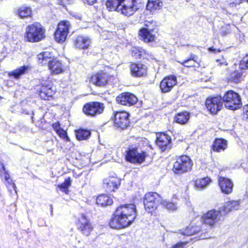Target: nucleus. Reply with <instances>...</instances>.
I'll use <instances>...</instances> for the list:
<instances>
[{
    "label": "nucleus",
    "mask_w": 248,
    "mask_h": 248,
    "mask_svg": "<svg viewBox=\"0 0 248 248\" xmlns=\"http://www.w3.org/2000/svg\"><path fill=\"white\" fill-rule=\"evenodd\" d=\"M137 216L136 206L133 204H126L118 207L109 222L113 229H120L132 224Z\"/></svg>",
    "instance_id": "1"
},
{
    "label": "nucleus",
    "mask_w": 248,
    "mask_h": 248,
    "mask_svg": "<svg viewBox=\"0 0 248 248\" xmlns=\"http://www.w3.org/2000/svg\"><path fill=\"white\" fill-rule=\"evenodd\" d=\"M37 59L39 63L42 65L47 64L52 75L59 74L64 71L62 63L53 57L52 53L48 51L40 53L37 55Z\"/></svg>",
    "instance_id": "2"
},
{
    "label": "nucleus",
    "mask_w": 248,
    "mask_h": 248,
    "mask_svg": "<svg viewBox=\"0 0 248 248\" xmlns=\"http://www.w3.org/2000/svg\"><path fill=\"white\" fill-rule=\"evenodd\" d=\"M45 30L39 23L28 25L26 29L25 39L30 42L34 43L45 38Z\"/></svg>",
    "instance_id": "3"
},
{
    "label": "nucleus",
    "mask_w": 248,
    "mask_h": 248,
    "mask_svg": "<svg viewBox=\"0 0 248 248\" xmlns=\"http://www.w3.org/2000/svg\"><path fill=\"white\" fill-rule=\"evenodd\" d=\"M225 216L221 211V208L219 210H211L204 214L201 218L202 223L210 227H214Z\"/></svg>",
    "instance_id": "4"
},
{
    "label": "nucleus",
    "mask_w": 248,
    "mask_h": 248,
    "mask_svg": "<svg viewBox=\"0 0 248 248\" xmlns=\"http://www.w3.org/2000/svg\"><path fill=\"white\" fill-rule=\"evenodd\" d=\"M162 198L156 192H149L145 194L144 205L145 210L149 213H153L162 202Z\"/></svg>",
    "instance_id": "5"
},
{
    "label": "nucleus",
    "mask_w": 248,
    "mask_h": 248,
    "mask_svg": "<svg viewBox=\"0 0 248 248\" xmlns=\"http://www.w3.org/2000/svg\"><path fill=\"white\" fill-rule=\"evenodd\" d=\"M226 108L235 110L242 106L240 95L236 93L229 91L226 93L223 98Z\"/></svg>",
    "instance_id": "6"
},
{
    "label": "nucleus",
    "mask_w": 248,
    "mask_h": 248,
    "mask_svg": "<svg viewBox=\"0 0 248 248\" xmlns=\"http://www.w3.org/2000/svg\"><path fill=\"white\" fill-rule=\"evenodd\" d=\"M156 26V22L153 20L144 22V27L140 30L139 35L145 42L149 43L155 41V36L152 32Z\"/></svg>",
    "instance_id": "7"
},
{
    "label": "nucleus",
    "mask_w": 248,
    "mask_h": 248,
    "mask_svg": "<svg viewBox=\"0 0 248 248\" xmlns=\"http://www.w3.org/2000/svg\"><path fill=\"white\" fill-rule=\"evenodd\" d=\"M141 0H123L120 12L127 16L133 15L142 6Z\"/></svg>",
    "instance_id": "8"
},
{
    "label": "nucleus",
    "mask_w": 248,
    "mask_h": 248,
    "mask_svg": "<svg viewBox=\"0 0 248 248\" xmlns=\"http://www.w3.org/2000/svg\"><path fill=\"white\" fill-rule=\"evenodd\" d=\"M71 28V24L68 21H62L59 23L54 34L55 40L59 43L65 41Z\"/></svg>",
    "instance_id": "9"
},
{
    "label": "nucleus",
    "mask_w": 248,
    "mask_h": 248,
    "mask_svg": "<svg viewBox=\"0 0 248 248\" xmlns=\"http://www.w3.org/2000/svg\"><path fill=\"white\" fill-rule=\"evenodd\" d=\"M104 109V105L103 103L94 102L84 105L83 111L86 115L93 117L101 114L103 112Z\"/></svg>",
    "instance_id": "10"
},
{
    "label": "nucleus",
    "mask_w": 248,
    "mask_h": 248,
    "mask_svg": "<svg viewBox=\"0 0 248 248\" xmlns=\"http://www.w3.org/2000/svg\"><path fill=\"white\" fill-rule=\"evenodd\" d=\"M193 164L190 157L182 155L177 158L173 164L172 170H190Z\"/></svg>",
    "instance_id": "11"
},
{
    "label": "nucleus",
    "mask_w": 248,
    "mask_h": 248,
    "mask_svg": "<svg viewBox=\"0 0 248 248\" xmlns=\"http://www.w3.org/2000/svg\"><path fill=\"white\" fill-rule=\"evenodd\" d=\"M77 225L80 233L86 236L90 235L93 229L90 220L83 214L80 216Z\"/></svg>",
    "instance_id": "12"
},
{
    "label": "nucleus",
    "mask_w": 248,
    "mask_h": 248,
    "mask_svg": "<svg viewBox=\"0 0 248 248\" xmlns=\"http://www.w3.org/2000/svg\"><path fill=\"white\" fill-rule=\"evenodd\" d=\"M145 156V153L139 152L136 148H132L127 151L125 158L130 162L140 164L144 161Z\"/></svg>",
    "instance_id": "13"
},
{
    "label": "nucleus",
    "mask_w": 248,
    "mask_h": 248,
    "mask_svg": "<svg viewBox=\"0 0 248 248\" xmlns=\"http://www.w3.org/2000/svg\"><path fill=\"white\" fill-rule=\"evenodd\" d=\"M156 143L162 151L169 150L171 147V137L164 133L157 134Z\"/></svg>",
    "instance_id": "14"
},
{
    "label": "nucleus",
    "mask_w": 248,
    "mask_h": 248,
    "mask_svg": "<svg viewBox=\"0 0 248 248\" xmlns=\"http://www.w3.org/2000/svg\"><path fill=\"white\" fill-rule=\"evenodd\" d=\"M110 78L106 73H97L92 75L90 82L97 87H103L107 85Z\"/></svg>",
    "instance_id": "15"
},
{
    "label": "nucleus",
    "mask_w": 248,
    "mask_h": 248,
    "mask_svg": "<svg viewBox=\"0 0 248 248\" xmlns=\"http://www.w3.org/2000/svg\"><path fill=\"white\" fill-rule=\"evenodd\" d=\"M206 107L212 114H216L222 107V97L216 96L208 98L206 101Z\"/></svg>",
    "instance_id": "16"
},
{
    "label": "nucleus",
    "mask_w": 248,
    "mask_h": 248,
    "mask_svg": "<svg viewBox=\"0 0 248 248\" xmlns=\"http://www.w3.org/2000/svg\"><path fill=\"white\" fill-rule=\"evenodd\" d=\"M177 84V78L174 75H170L165 77L160 83V89L162 93L170 92Z\"/></svg>",
    "instance_id": "17"
},
{
    "label": "nucleus",
    "mask_w": 248,
    "mask_h": 248,
    "mask_svg": "<svg viewBox=\"0 0 248 248\" xmlns=\"http://www.w3.org/2000/svg\"><path fill=\"white\" fill-rule=\"evenodd\" d=\"M116 101L122 105L131 106L138 101V98L130 93H124L116 97Z\"/></svg>",
    "instance_id": "18"
},
{
    "label": "nucleus",
    "mask_w": 248,
    "mask_h": 248,
    "mask_svg": "<svg viewBox=\"0 0 248 248\" xmlns=\"http://www.w3.org/2000/svg\"><path fill=\"white\" fill-rule=\"evenodd\" d=\"M120 180L116 177L111 176L103 180V187L107 192L115 191L120 186Z\"/></svg>",
    "instance_id": "19"
},
{
    "label": "nucleus",
    "mask_w": 248,
    "mask_h": 248,
    "mask_svg": "<svg viewBox=\"0 0 248 248\" xmlns=\"http://www.w3.org/2000/svg\"><path fill=\"white\" fill-rule=\"evenodd\" d=\"M128 117L129 114L126 112L122 111L117 112L115 115L114 119L115 125L122 129L126 128L129 124Z\"/></svg>",
    "instance_id": "20"
},
{
    "label": "nucleus",
    "mask_w": 248,
    "mask_h": 248,
    "mask_svg": "<svg viewBox=\"0 0 248 248\" xmlns=\"http://www.w3.org/2000/svg\"><path fill=\"white\" fill-rule=\"evenodd\" d=\"M218 184L222 193L229 194L232 191L233 184L231 179L222 176L218 177Z\"/></svg>",
    "instance_id": "21"
},
{
    "label": "nucleus",
    "mask_w": 248,
    "mask_h": 248,
    "mask_svg": "<svg viewBox=\"0 0 248 248\" xmlns=\"http://www.w3.org/2000/svg\"><path fill=\"white\" fill-rule=\"evenodd\" d=\"M52 88V83L50 81L43 83L40 91L41 98L44 100H48L49 97H51L55 93Z\"/></svg>",
    "instance_id": "22"
},
{
    "label": "nucleus",
    "mask_w": 248,
    "mask_h": 248,
    "mask_svg": "<svg viewBox=\"0 0 248 248\" xmlns=\"http://www.w3.org/2000/svg\"><path fill=\"white\" fill-rule=\"evenodd\" d=\"M240 200L232 201L226 202L221 207V211L225 215L233 210H238L240 208Z\"/></svg>",
    "instance_id": "23"
},
{
    "label": "nucleus",
    "mask_w": 248,
    "mask_h": 248,
    "mask_svg": "<svg viewBox=\"0 0 248 248\" xmlns=\"http://www.w3.org/2000/svg\"><path fill=\"white\" fill-rule=\"evenodd\" d=\"M0 176L1 179L5 181L6 183V185L9 190L10 192L13 194V192H14L15 194H17L16 190V186L15 184L13 182L12 180L11 179L9 174L8 173V171H0Z\"/></svg>",
    "instance_id": "24"
},
{
    "label": "nucleus",
    "mask_w": 248,
    "mask_h": 248,
    "mask_svg": "<svg viewBox=\"0 0 248 248\" xmlns=\"http://www.w3.org/2000/svg\"><path fill=\"white\" fill-rule=\"evenodd\" d=\"M146 66L142 63H132L130 66V70L132 75L140 77L146 73Z\"/></svg>",
    "instance_id": "25"
},
{
    "label": "nucleus",
    "mask_w": 248,
    "mask_h": 248,
    "mask_svg": "<svg viewBox=\"0 0 248 248\" xmlns=\"http://www.w3.org/2000/svg\"><path fill=\"white\" fill-rule=\"evenodd\" d=\"M202 222L201 221L197 222L196 224L194 225H190L187 227L185 230H182L181 233L185 235H192L195 234L201 231V225Z\"/></svg>",
    "instance_id": "26"
},
{
    "label": "nucleus",
    "mask_w": 248,
    "mask_h": 248,
    "mask_svg": "<svg viewBox=\"0 0 248 248\" xmlns=\"http://www.w3.org/2000/svg\"><path fill=\"white\" fill-rule=\"evenodd\" d=\"M91 40L86 36H78L75 40V45L79 49L87 48L90 44Z\"/></svg>",
    "instance_id": "27"
},
{
    "label": "nucleus",
    "mask_w": 248,
    "mask_h": 248,
    "mask_svg": "<svg viewBox=\"0 0 248 248\" xmlns=\"http://www.w3.org/2000/svg\"><path fill=\"white\" fill-rule=\"evenodd\" d=\"M16 14L21 18H28L31 17L32 10L30 7L23 5L16 10Z\"/></svg>",
    "instance_id": "28"
},
{
    "label": "nucleus",
    "mask_w": 248,
    "mask_h": 248,
    "mask_svg": "<svg viewBox=\"0 0 248 248\" xmlns=\"http://www.w3.org/2000/svg\"><path fill=\"white\" fill-rule=\"evenodd\" d=\"M96 202L97 204L101 206H106L111 205L113 201L108 195L101 194L97 197Z\"/></svg>",
    "instance_id": "29"
},
{
    "label": "nucleus",
    "mask_w": 248,
    "mask_h": 248,
    "mask_svg": "<svg viewBox=\"0 0 248 248\" xmlns=\"http://www.w3.org/2000/svg\"><path fill=\"white\" fill-rule=\"evenodd\" d=\"M123 0H107L106 6L110 11L120 12Z\"/></svg>",
    "instance_id": "30"
},
{
    "label": "nucleus",
    "mask_w": 248,
    "mask_h": 248,
    "mask_svg": "<svg viewBox=\"0 0 248 248\" xmlns=\"http://www.w3.org/2000/svg\"><path fill=\"white\" fill-rule=\"evenodd\" d=\"M30 69V67L29 66L24 65L9 73L8 75L9 77H13L16 79H18L21 76L26 73Z\"/></svg>",
    "instance_id": "31"
},
{
    "label": "nucleus",
    "mask_w": 248,
    "mask_h": 248,
    "mask_svg": "<svg viewBox=\"0 0 248 248\" xmlns=\"http://www.w3.org/2000/svg\"><path fill=\"white\" fill-rule=\"evenodd\" d=\"M227 146V141L222 139H216L213 144V150L216 152L224 151Z\"/></svg>",
    "instance_id": "32"
},
{
    "label": "nucleus",
    "mask_w": 248,
    "mask_h": 248,
    "mask_svg": "<svg viewBox=\"0 0 248 248\" xmlns=\"http://www.w3.org/2000/svg\"><path fill=\"white\" fill-rule=\"evenodd\" d=\"M163 5L161 0H148L147 4V9L151 12L159 10Z\"/></svg>",
    "instance_id": "33"
},
{
    "label": "nucleus",
    "mask_w": 248,
    "mask_h": 248,
    "mask_svg": "<svg viewBox=\"0 0 248 248\" xmlns=\"http://www.w3.org/2000/svg\"><path fill=\"white\" fill-rule=\"evenodd\" d=\"M211 183V180L208 177L199 179L195 181V186L197 190H202L206 188Z\"/></svg>",
    "instance_id": "34"
},
{
    "label": "nucleus",
    "mask_w": 248,
    "mask_h": 248,
    "mask_svg": "<svg viewBox=\"0 0 248 248\" xmlns=\"http://www.w3.org/2000/svg\"><path fill=\"white\" fill-rule=\"evenodd\" d=\"M189 115V113L187 111L178 113L175 117V121L179 124H184L188 122Z\"/></svg>",
    "instance_id": "35"
},
{
    "label": "nucleus",
    "mask_w": 248,
    "mask_h": 248,
    "mask_svg": "<svg viewBox=\"0 0 248 248\" xmlns=\"http://www.w3.org/2000/svg\"><path fill=\"white\" fill-rule=\"evenodd\" d=\"M161 204L164 208L169 211H174L178 208V204L177 202L163 200L162 199Z\"/></svg>",
    "instance_id": "36"
},
{
    "label": "nucleus",
    "mask_w": 248,
    "mask_h": 248,
    "mask_svg": "<svg viewBox=\"0 0 248 248\" xmlns=\"http://www.w3.org/2000/svg\"><path fill=\"white\" fill-rule=\"evenodd\" d=\"M241 70H235L231 73L229 77V80L234 83L239 82L243 78V73Z\"/></svg>",
    "instance_id": "37"
},
{
    "label": "nucleus",
    "mask_w": 248,
    "mask_h": 248,
    "mask_svg": "<svg viewBox=\"0 0 248 248\" xmlns=\"http://www.w3.org/2000/svg\"><path fill=\"white\" fill-rule=\"evenodd\" d=\"M91 135V132L89 130L80 129L76 131V136L79 140H86Z\"/></svg>",
    "instance_id": "38"
},
{
    "label": "nucleus",
    "mask_w": 248,
    "mask_h": 248,
    "mask_svg": "<svg viewBox=\"0 0 248 248\" xmlns=\"http://www.w3.org/2000/svg\"><path fill=\"white\" fill-rule=\"evenodd\" d=\"M145 53V50L141 47H133L132 48V56L135 59L140 58Z\"/></svg>",
    "instance_id": "39"
},
{
    "label": "nucleus",
    "mask_w": 248,
    "mask_h": 248,
    "mask_svg": "<svg viewBox=\"0 0 248 248\" xmlns=\"http://www.w3.org/2000/svg\"><path fill=\"white\" fill-rule=\"evenodd\" d=\"M71 179L70 177L65 178L64 182L58 186V187L60 190L62 192H64L65 194H68L69 193L68 188L71 186Z\"/></svg>",
    "instance_id": "40"
},
{
    "label": "nucleus",
    "mask_w": 248,
    "mask_h": 248,
    "mask_svg": "<svg viewBox=\"0 0 248 248\" xmlns=\"http://www.w3.org/2000/svg\"><path fill=\"white\" fill-rule=\"evenodd\" d=\"M198 59V57L195 54H191L190 57L189 59H188L186 60H185L183 62H180V63L186 67H191L193 66V63H191L190 64H187L189 62L195 63V62H197Z\"/></svg>",
    "instance_id": "41"
},
{
    "label": "nucleus",
    "mask_w": 248,
    "mask_h": 248,
    "mask_svg": "<svg viewBox=\"0 0 248 248\" xmlns=\"http://www.w3.org/2000/svg\"><path fill=\"white\" fill-rule=\"evenodd\" d=\"M239 68L241 69H245L248 68V53L240 62Z\"/></svg>",
    "instance_id": "42"
},
{
    "label": "nucleus",
    "mask_w": 248,
    "mask_h": 248,
    "mask_svg": "<svg viewBox=\"0 0 248 248\" xmlns=\"http://www.w3.org/2000/svg\"><path fill=\"white\" fill-rule=\"evenodd\" d=\"M57 133L59 134L60 137L62 138H66L67 140H68L69 138L67 136L66 132L63 129H60Z\"/></svg>",
    "instance_id": "43"
},
{
    "label": "nucleus",
    "mask_w": 248,
    "mask_h": 248,
    "mask_svg": "<svg viewBox=\"0 0 248 248\" xmlns=\"http://www.w3.org/2000/svg\"><path fill=\"white\" fill-rule=\"evenodd\" d=\"M58 3L63 6L70 4L73 1V0H57Z\"/></svg>",
    "instance_id": "44"
},
{
    "label": "nucleus",
    "mask_w": 248,
    "mask_h": 248,
    "mask_svg": "<svg viewBox=\"0 0 248 248\" xmlns=\"http://www.w3.org/2000/svg\"><path fill=\"white\" fill-rule=\"evenodd\" d=\"M216 62H218L217 65H219L220 66H227L228 65V63L227 61L224 59L222 58L221 59H217L216 60Z\"/></svg>",
    "instance_id": "45"
},
{
    "label": "nucleus",
    "mask_w": 248,
    "mask_h": 248,
    "mask_svg": "<svg viewBox=\"0 0 248 248\" xmlns=\"http://www.w3.org/2000/svg\"><path fill=\"white\" fill-rule=\"evenodd\" d=\"M186 243L187 242H179L170 248H184V246L186 245Z\"/></svg>",
    "instance_id": "46"
},
{
    "label": "nucleus",
    "mask_w": 248,
    "mask_h": 248,
    "mask_svg": "<svg viewBox=\"0 0 248 248\" xmlns=\"http://www.w3.org/2000/svg\"><path fill=\"white\" fill-rule=\"evenodd\" d=\"M228 2L230 3L231 5H235L239 4L241 2L242 0H227Z\"/></svg>",
    "instance_id": "47"
},
{
    "label": "nucleus",
    "mask_w": 248,
    "mask_h": 248,
    "mask_svg": "<svg viewBox=\"0 0 248 248\" xmlns=\"http://www.w3.org/2000/svg\"><path fill=\"white\" fill-rule=\"evenodd\" d=\"M52 126L56 132L58 131L60 129H61L59 123L53 124Z\"/></svg>",
    "instance_id": "48"
},
{
    "label": "nucleus",
    "mask_w": 248,
    "mask_h": 248,
    "mask_svg": "<svg viewBox=\"0 0 248 248\" xmlns=\"http://www.w3.org/2000/svg\"><path fill=\"white\" fill-rule=\"evenodd\" d=\"M243 112L246 116V118H248V104L244 107Z\"/></svg>",
    "instance_id": "49"
},
{
    "label": "nucleus",
    "mask_w": 248,
    "mask_h": 248,
    "mask_svg": "<svg viewBox=\"0 0 248 248\" xmlns=\"http://www.w3.org/2000/svg\"><path fill=\"white\" fill-rule=\"evenodd\" d=\"M208 50H209V51L212 52H214V53H217V52L219 53V52H221V50L220 49L214 48L213 47H211L209 48Z\"/></svg>",
    "instance_id": "50"
},
{
    "label": "nucleus",
    "mask_w": 248,
    "mask_h": 248,
    "mask_svg": "<svg viewBox=\"0 0 248 248\" xmlns=\"http://www.w3.org/2000/svg\"><path fill=\"white\" fill-rule=\"evenodd\" d=\"M97 0H83L85 3H87L89 5H93L96 2Z\"/></svg>",
    "instance_id": "51"
},
{
    "label": "nucleus",
    "mask_w": 248,
    "mask_h": 248,
    "mask_svg": "<svg viewBox=\"0 0 248 248\" xmlns=\"http://www.w3.org/2000/svg\"><path fill=\"white\" fill-rule=\"evenodd\" d=\"M205 237L204 236H200L199 238V239H205Z\"/></svg>",
    "instance_id": "52"
},
{
    "label": "nucleus",
    "mask_w": 248,
    "mask_h": 248,
    "mask_svg": "<svg viewBox=\"0 0 248 248\" xmlns=\"http://www.w3.org/2000/svg\"><path fill=\"white\" fill-rule=\"evenodd\" d=\"M191 63H193V66H194V63H192V62H191L188 63V64H191Z\"/></svg>",
    "instance_id": "53"
},
{
    "label": "nucleus",
    "mask_w": 248,
    "mask_h": 248,
    "mask_svg": "<svg viewBox=\"0 0 248 248\" xmlns=\"http://www.w3.org/2000/svg\"><path fill=\"white\" fill-rule=\"evenodd\" d=\"M2 168L3 169V170H5V169H4V166H3V165H2Z\"/></svg>",
    "instance_id": "54"
},
{
    "label": "nucleus",
    "mask_w": 248,
    "mask_h": 248,
    "mask_svg": "<svg viewBox=\"0 0 248 248\" xmlns=\"http://www.w3.org/2000/svg\"><path fill=\"white\" fill-rule=\"evenodd\" d=\"M77 18H78V19H80V17L79 16H78Z\"/></svg>",
    "instance_id": "55"
},
{
    "label": "nucleus",
    "mask_w": 248,
    "mask_h": 248,
    "mask_svg": "<svg viewBox=\"0 0 248 248\" xmlns=\"http://www.w3.org/2000/svg\"><path fill=\"white\" fill-rule=\"evenodd\" d=\"M173 198H176V196L175 195H173Z\"/></svg>",
    "instance_id": "56"
},
{
    "label": "nucleus",
    "mask_w": 248,
    "mask_h": 248,
    "mask_svg": "<svg viewBox=\"0 0 248 248\" xmlns=\"http://www.w3.org/2000/svg\"><path fill=\"white\" fill-rule=\"evenodd\" d=\"M2 98V97L0 96V100H1Z\"/></svg>",
    "instance_id": "57"
},
{
    "label": "nucleus",
    "mask_w": 248,
    "mask_h": 248,
    "mask_svg": "<svg viewBox=\"0 0 248 248\" xmlns=\"http://www.w3.org/2000/svg\"><path fill=\"white\" fill-rule=\"evenodd\" d=\"M53 212V210H52V208H51V212L52 213Z\"/></svg>",
    "instance_id": "58"
},
{
    "label": "nucleus",
    "mask_w": 248,
    "mask_h": 248,
    "mask_svg": "<svg viewBox=\"0 0 248 248\" xmlns=\"http://www.w3.org/2000/svg\"><path fill=\"white\" fill-rule=\"evenodd\" d=\"M141 1L142 2V0H141Z\"/></svg>",
    "instance_id": "59"
}]
</instances>
